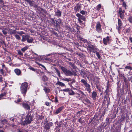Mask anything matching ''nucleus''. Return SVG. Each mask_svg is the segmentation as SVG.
<instances>
[{
	"label": "nucleus",
	"mask_w": 132,
	"mask_h": 132,
	"mask_svg": "<svg viewBox=\"0 0 132 132\" xmlns=\"http://www.w3.org/2000/svg\"><path fill=\"white\" fill-rule=\"evenodd\" d=\"M20 123L22 125L25 126L30 123L33 120V113L31 111L28 112L21 116Z\"/></svg>",
	"instance_id": "nucleus-1"
},
{
	"label": "nucleus",
	"mask_w": 132,
	"mask_h": 132,
	"mask_svg": "<svg viewBox=\"0 0 132 132\" xmlns=\"http://www.w3.org/2000/svg\"><path fill=\"white\" fill-rule=\"evenodd\" d=\"M80 13L82 14L81 15L80 14L77 13L76 14V16L78 18V20L79 23L81 24H82L84 25V23H83L81 20L84 21L86 20V18H85L83 15L86 14L87 13V12L85 11L82 10L80 11Z\"/></svg>",
	"instance_id": "nucleus-2"
},
{
	"label": "nucleus",
	"mask_w": 132,
	"mask_h": 132,
	"mask_svg": "<svg viewBox=\"0 0 132 132\" xmlns=\"http://www.w3.org/2000/svg\"><path fill=\"white\" fill-rule=\"evenodd\" d=\"M28 84L27 82L23 83L20 86V90L21 93L23 95H25L27 92Z\"/></svg>",
	"instance_id": "nucleus-3"
},
{
	"label": "nucleus",
	"mask_w": 132,
	"mask_h": 132,
	"mask_svg": "<svg viewBox=\"0 0 132 132\" xmlns=\"http://www.w3.org/2000/svg\"><path fill=\"white\" fill-rule=\"evenodd\" d=\"M61 69L62 71L66 76H71L74 75L76 73V72L72 70V69L71 70L72 71H71L70 70L67 69L66 68L63 67H61Z\"/></svg>",
	"instance_id": "nucleus-4"
},
{
	"label": "nucleus",
	"mask_w": 132,
	"mask_h": 132,
	"mask_svg": "<svg viewBox=\"0 0 132 132\" xmlns=\"http://www.w3.org/2000/svg\"><path fill=\"white\" fill-rule=\"evenodd\" d=\"M81 82L84 85V87L85 88V89L89 93H91L90 86L87 83V81L84 79H81Z\"/></svg>",
	"instance_id": "nucleus-5"
},
{
	"label": "nucleus",
	"mask_w": 132,
	"mask_h": 132,
	"mask_svg": "<svg viewBox=\"0 0 132 132\" xmlns=\"http://www.w3.org/2000/svg\"><path fill=\"white\" fill-rule=\"evenodd\" d=\"M6 95H7V96H9L10 95V91L9 90L5 91L0 94V100L4 98V97H5Z\"/></svg>",
	"instance_id": "nucleus-6"
},
{
	"label": "nucleus",
	"mask_w": 132,
	"mask_h": 132,
	"mask_svg": "<svg viewBox=\"0 0 132 132\" xmlns=\"http://www.w3.org/2000/svg\"><path fill=\"white\" fill-rule=\"evenodd\" d=\"M96 30L98 33H101L102 31L101 25L99 22H97L96 24Z\"/></svg>",
	"instance_id": "nucleus-7"
},
{
	"label": "nucleus",
	"mask_w": 132,
	"mask_h": 132,
	"mask_svg": "<svg viewBox=\"0 0 132 132\" xmlns=\"http://www.w3.org/2000/svg\"><path fill=\"white\" fill-rule=\"evenodd\" d=\"M119 13L120 17L121 19H123L124 16L125 10H122L121 8H119Z\"/></svg>",
	"instance_id": "nucleus-8"
},
{
	"label": "nucleus",
	"mask_w": 132,
	"mask_h": 132,
	"mask_svg": "<svg viewBox=\"0 0 132 132\" xmlns=\"http://www.w3.org/2000/svg\"><path fill=\"white\" fill-rule=\"evenodd\" d=\"M87 48L88 51L91 52H93L96 49V48L94 45H91L89 46V47H87Z\"/></svg>",
	"instance_id": "nucleus-9"
},
{
	"label": "nucleus",
	"mask_w": 132,
	"mask_h": 132,
	"mask_svg": "<svg viewBox=\"0 0 132 132\" xmlns=\"http://www.w3.org/2000/svg\"><path fill=\"white\" fill-rule=\"evenodd\" d=\"M53 123L52 122H50L46 123L44 126V128L46 130H48L50 129V127L53 125Z\"/></svg>",
	"instance_id": "nucleus-10"
},
{
	"label": "nucleus",
	"mask_w": 132,
	"mask_h": 132,
	"mask_svg": "<svg viewBox=\"0 0 132 132\" xmlns=\"http://www.w3.org/2000/svg\"><path fill=\"white\" fill-rule=\"evenodd\" d=\"M103 43L105 45H107L108 42L110 41V37L107 36L106 38H104L103 39Z\"/></svg>",
	"instance_id": "nucleus-11"
},
{
	"label": "nucleus",
	"mask_w": 132,
	"mask_h": 132,
	"mask_svg": "<svg viewBox=\"0 0 132 132\" xmlns=\"http://www.w3.org/2000/svg\"><path fill=\"white\" fill-rule=\"evenodd\" d=\"M64 108V107L63 106H61L55 112V114H57L59 113Z\"/></svg>",
	"instance_id": "nucleus-12"
},
{
	"label": "nucleus",
	"mask_w": 132,
	"mask_h": 132,
	"mask_svg": "<svg viewBox=\"0 0 132 132\" xmlns=\"http://www.w3.org/2000/svg\"><path fill=\"white\" fill-rule=\"evenodd\" d=\"M22 105L23 108L26 110L30 109V106L27 103L23 102L22 103Z\"/></svg>",
	"instance_id": "nucleus-13"
},
{
	"label": "nucleus",
	"mask_w": 132,
	"mask_h": 132,
	"mask_svg": "<svg viewBox=\"0 0 132 132\" xmlns=\"http://www.w3.org/2000/svg\"><path fill=\"white\" fill-rule=\"evenodd\" d=\"M29 35H22V38L21 41L23 42H24L27 40Z\"/></svg>",
	"instance_id": "nucleus-14"
},
{
	"label": "nucleus",
	"mask_w": 132,
	"mask_h": 132,
	"mask_svg": "<svg viewBox=\"0 0 132 132\" xmlns=\"http://www.w3.org/2000/svg\"><path fill=\"white\" fill-rule=\"evenodd\" d=\"M81 7L80 5H77L74 8V10L76 12H79L81 10Z\"/></svg>",
	"instance_id": "nucleus-15"
},
{
	"label": "nucleus",
	"mask_w": 132,
	"mask_h": 132,
	"mask_svg": "<svg viewBox=\"0 0 132 132\" xmlns=\"http://www.w3.org/2000/svg\"><path fill=\"white\" fill-rule=\"evenodd\" d=\"M56 21V27H58L59 26V24L61 25L63 24V22L61 21L60 19H59L57 20Z\"/></svg>",
	"instance_id": "nucleus-16"
},
{
	"label": "nucleus",
	"mask_w": 132,
	"mask_h": 132,
	"mask_svg": "<svg viewBox=\"0 0 132 132\" xmlns=\"http://www.w3.org/2000/svg\"><path fill=\"white\" fill-rule=\"evenodd\" d=\"M55 14L57 17L61 16V12L59 10L57 9V11L55 12Z\"/></svg>",
	"instance_id": "nucleus-17"
},
{
	"label": "nucleus",
	"mask_w": 132,
	"mask_h": 132,
	"mask_svg": "<svg viewBox=\"0 0 132 132\" xmlns=\"http://www.w3.org/2000/svg\"><path fill=\"white\" fill-rule=\"evenodd\" d=\"M118 30L121 29V27L122 23H121V22L120 20L119 19H118Z\"/></svg>",
	"instance_id": "nucleus-18"
},
{
	"label": "nucleus",
	"mask_w": 132,
	"mask_h": 132,
	"mask_svg": "<svg viewBox=\"0 0 132 132\" xmlns=\"http://www.w3.org/2000/svg\"><path fill=\"white\" fill-rule=\"evenodd\" d=\"M15 73L18 76L20 75L21 73V71L19 69H15L14 70Z\"/></svg>",
	"instance_id": "nucleus-19"
},
{
	"label": "nucleus",
	"mask_w": 132,
	"mask_h": 132,
	"mask_svg": "<svg viewBox=\"0 0 132 132\" xmlns=\"http://www.w3.org/2000/svg\"><path fill=\"white\" fill-rule=\"evenodd\" d=\"M56 85H58L61 87H64L65 86V85L63 83L60 81H58L56 84Z\"/></svg>",
	"instance_id": "nucleus-20"
},
{
	"label": "nucleus",
	"mask_w": 132,
	"mask_h": 132,
	"mask_svg": "<svg viewBox=\"0 0 132 132\" xmlns=\"http://www.w3.org/2000/svg\"><path fill=\"white\" fill-rule=\"evenodd\" d=\"M97 96L96 93L94 91H93L92 92V97L94 100H95L96 97Z\"/></svg>",
	"instance_id": "nucleus-21"
},
{
	"label": "nucleus",
	"mask_w": 132,
	"mask_h": 132,
	"mask_svg": "<svg viewBox=\"0 0 132 132\" xmlns=\"http://www.w3.org/2000/svg\"><path fill=\"white\" fill-rule=\"evenodd\" d=\"M54 69L55 70V72L57 74L58 76L59 77H61L60 74L59 70L56 68H54Z\"/></svg>",
	"instance_id": "nucleus-22"
},
{
	"label": "nucleus",
	"mask_w": 132,
	"mask_h": 132,
	"mask_svg": "<svg viewBox=\"0 0 132 132\" xmlns=\"http://www.w3.org/2000/svg\"><path fill=\"white\" fill-rule=\"evenodd\" d=\"M33 40L32 38L30 37L29 36L27 40V42L28 43H31Z\"/></svg>",
	"instance_id": "nucleus-23"
},
{
	"label": "nucleus",
	"mask_w": 132,
	"mask_h": 132,
	"mask_svg": "<svg viewBox=\"0 0 132 132\" xmlns=\"http://www.w3.org/2000/svg\"><path fill=\"white\" fill-rule=\"evenodd\" d=\"M10 34L11 35L13 34L17 33V32L15 30L11 29L10 30Z\"/></svg>",
	"instance_id": "nucleus-24"
},
{
	"label": "nucleus",
	"mask_w": 132,
	"mask_h": 132,
	"mask_svg": "<svg viewBox=\"0 0 132 132\" xmlns=\"http://www.w3.org/2000/svg\"><path fill=\"white\" fill-rule=\"evenodd\" d=\"M27 2L30 6H33L34 4V2L31 0H26V1Z\"/></svg>",
	"instance_id": "nucleus-25"
},
{
	"label": "nucleus",
	"mask_w": 132,
	"mask_h": 132,
	"mask_svg": "<svg viewBox=\"0 0 132 132\" xmlns=\"http://www.w3.org/2000/svg\"><path fill=\"white\" fill-rule=\"evenodd\" d=\"M28 48V47L27 46H26L25 47L22 48L21 49V51L23 52H24L26 50H27Z\"/></svg>",
	"instance_id": "nucleus-26"
},
{
	"label": "nucleus",
	"mask_w": 132,
	"mask_h": 132,
	"mask_svg": "<svg viewBox=\"0 0 132 132\" xmlns=\"http://www.w3.org/2000/svg\"><path fill=\"white\" fill-rule=\"evenodd\" d=\"M63 80L67 82H69V81H71V78H63L62 79Z\"/></svg>",
	"instance_id": "nucleus-27"
},
{
	"label": "nucleus",
	"mask_w": 132,
	"mask_h": 132,
	"mask_svg": "<svg viewBox=\"0 0 132 132\" xmlns=\"http://www.w3.org/2000/svg\"><path fill=\"white\" fill-rule=\"evenodd\" d=\"M42 79L43 81H46L48 80V78L45 76H44L42 77Z\"/></svg>",
	"instance_id": "nucleus-28"
},
{
	"label": "nucleus",
	"mask_w": 132,
	"mask_h": 132,
	"mask_svg": "<svg viewBox=\"0 0 132 132\" xmlns=\"http://www.w3.org/2000/svg\"><path fill=\"white\" fill-rule=\"evenodd\" d=\"M35 71L37 73L39 74L40 75V74H43L44 73L43 72L41 71L40 70H39L36 69Z\"/></svg>",
	"instance_id": "nucleus-29"
},
{
	"label": "nucleus",
	"mask_w": 132,
	"mask_h": 132,
	"mask_svg": "<svg viewBox=\"0 0 132 132\" xmlns=\"http://www.w3.org/2000/svg\"><path fill=\"white\" fill-rule=\"evenodd\" d=\"M51 20L52 24H53L54 26L56 27V22H55L54 19L53 18H51Z\"/></svg>",
	"instance_id": "nucleus-30"
},
{
	"label": "nucleus",
	"mask_w": 132,
	"mask_h": 132,
	"mask_svg": "<svg viewBox=\"0 0 132 132\" xmlns=\"http://www.w3.org/2000/svg\"><path fill=\"white\" fill-rule=\"evenodd\" d=\"M35 62L37 64H38V65H39V66H41L42 67H43L44 69V70H46V68H45V67L42 64H41L37 62V61H35Z\"/></svg>",
	"instance_id": "nucleus-31"
},
{
	"label": "nucleus",
	"mask_w": 132,
	"mask_h": 132,
	"mask_svg": "<svg viewBox=\"0 0 132 132\" xmlns=\"http://www.w3.org/2000/svg\"><path fill=\"white\" fill-rule=\"evenodd\" d=\"M16 39L18 40H19L21 39V38L20 36L18 35L15 34L14 35Z\"/></svg>",
	"instance_id": "nucleus-32"
},
{
	"label": "nucleus",
	"mask_w": 132,
	"mask_h": 132,
	"mask_svg": "<svg viewBox=\"0 0 132 132\" xmlns=\"http://www.w3.org/2000/svg\"><path fill=\"white\" fill-rule=\"evenodd\" d=\"M44 90L46 93H49L50 91V89L48 88H47L45 87L44 88Z\"/></svg>",
	"instance_id": "nucleus-33"
},
{
	"label": "nucleus",
	"mask_w": 132,
	"mask_h": 132,
	"mask_svg": "<svg viewBox=\"0 0 132 132\" xmlns=\"http://www.w3.org/2000/svg\"><path fill=\"white\" fill-rule=\"evenodd\" d=\"M101 7V5L100 4H98L96 7V10L97 11H99Z\"/></svg>",
	"instance_id": "nucleus-34"
},
{
	"label": "nucleus",
	"mask_w": 132,
	"mask_h": 132,
	"mask_svg": "<svg viewBox=\"0 0 132 132\" xmlns=\"http://www.w3.org/2000/svg\"><path fill=\"white\" fill-rule=\"evenodd\" d=\"M21 98L17 99L15 101V102L16 103H19L21 102Z\"/></svg>",
	"instance_id": "nucleus-35"
},
{
	"label": "nucleus",
	"mask_w": 132,
	"mask_h": 132,
	"mask_svg": "<svg viewBox=\"0 0 132 132\" xmlns=\"http://www.w3.org/2000/svg\"><path fill=\"white\" fill-rule=\"evenodd\" d=\"M95 52L96 54V56H97L98 58L99 59H100L101 57V56L99 54V53L98 52H97L96 51H95V52H94V53Z\"/></svg>",
	"instance_id": "nucleus-36"
},
{
	"label": "nucleus",
	"mask_w": 132,
	"mask_h": 132,
	"mask_svg": "<svg viewBox=\"0 0 132 132\" xmlns=\"http://www.w3.org/2000/svg\"><path fill=\"white\" fill-rule=\"evenodd\" d=\"M62 91L65 92H69L70 89L69 88H67L61 90Z\"/></svg>",
	"instance_id": "nucleus-37"
},
{
	"label": "nucleus",
	"mask_w": 132,
	"mask_h": 132,
	"mask_svg": "<svg viewBox=\"0 0 132 132\" xmlns=\"http://www.w3.org/2000/svg\"><path fill=\"white\" fill-rule=\"evenodd\" d=\"M106 90L105 91V92L106 93V94H107L108 92H109V87L108 86H106Z\"/></svg>",
	"instance_id": "nucleus-38"
},
{
	"label": "nucleus",
	"mask_w": 132,
	"mask_h": 132,
	"mask_svg": "<svg viewBox=\"0 0 132 132\" xmlns=\"http://www.w3.org/2000/svg\"><path fill=\"white\" fill-rule=\"evenodd\" d=\"M69 94L70 95H74L75 94V93L72 90L71 92H69Z\"/></svg>",
	"instance_id": "nucleus-39"
},
{
	"label": "nucleus",
	"mask_w": 132,
	"mask_h": 132,
	"mask_svg": "<svg viewBox=\"0 0 132 132\" xmlns=\"http://www.w3.org/2000/svg\"><path fill=\"white\" fill-rule=\"evenodd\" d=\"M18 53L19 55H23V53L21 52V51L20 50H18Z\"/></svg>",
	"instance_id": "nucleus-40"
},
{
	"label": "nucleus",
	"mask_w": 132,
	"mask_h": 132,
	"mask_svg": "<svg viewBox=\"0 0 132 132\" xmlns=\"http://www.w3.org/2000/svg\"><path fill=\"white\" fill-rule=\"evenodd\" d=\"M29 69L31 70L32 71H35L36 69H35L34 68L32 67L29 68Z\"/></svg>",
	"instance_id": "nucleus-41"
},
{
	"label": "nucleus",
	"mask_w": 132,
	"mask_h": 132,
	"mask_svg": "<svg viewBox=\"0 0 132 132\" xmlns=\"http://www.w3.org/2000/svg\"><path fill=\"white\" fill-rule=\"evenodd\" d=\"M7 59L8 60L7 62H10L11 60V57L9 56L7 57Z\"/></svg>",
	"instance_id": "nucleus-42"
},
{
	"label": "nucleus",
	"mask_w": 132,
	"mask_h": 132,
	"mask_svg": "<svg viewBox=\"0 0 132 132\" xmlns=\"http://www.w3.org/2000/svg\"><path fill=\"white\" fill-rule=\"evenodd\" d=\"M17 33L18 34H19L20 35H21L22 34H24V33L23 31H21L20 32L19 31H17Z\"/></svg>",
	"instance_id": "nucleus-43"
},
{
	"label": "nucleus",
	"mask_w": 132,
	"mask_h": 132,
	"mask_svg": "<svg viewBox=\"0 0 132 132\" xmlns=\"http://www.w3.org/2000/svg\"><path fill=\"white\" fill-rule=\"evenodd\" d=\"M45 60L46 61H52V59L50 58H48L46 57L45 59Z\"/></svg>",
	"instance_id": "nucleus-44"
},
{
	"label": "nucleus",
	"mask_w": 132,
	"mask_h": 132,
	"mask_svg": "<svg viewBox=\"0 0 132 132\" xmlns=\"http://www.w3.org/2000/svg\"><path fill=\"white\" fill-rule=\"evenodd\" d=\"M122 6H123L124 7H125L126 9V4L125 2H123L122 4Z\"/></svg>",
	"instance_id": "nucleus-45"
},
{
	"label": "nucleus",
	"mask_w": 132,
	"mask_h": 132,
	"mask_svg": "<svg viewBox=\"0 0 132 132\" xmlns=\"http://www.w3.org/2000/svg\"><path fill=\"white\" fill-rule=\"evenodd\" d=\"M86 43H87V47H89V46H90V45H91V42H88L87 41V42H86Z\"/></svg>",
	"instance_id": "nucleus-46"
},
{
	"label": "nucleus",
	"mask_w": 132,
	"mask_h": 132,
	"mask_svg": "<svg viewBox=\"0 0 132 132\" xmlns=\"http://www.w3.org/2000/svg\"><path fill=\"white\" fill-rule=\"evenodd\" d=\"M129 21L131 23H132V18L131 16H130L128 19Z\"/></svg>",
	"instance_id": "nucleus-47"
},
{
	"label": "nucleus",
	"mask_w": 132,
	"mask_h": 132,
	"mask_svg": "<svg viewBox=\"0 0 132 132\" xmlns=\"http://www.w3.org/2000/svg\"><path fill=\"white\" fill-rule=\"evenodd\" d=\"M78 121L81 124H82L83 122V121L82 120V119H81V118H79V119Z\"/></svg>",
	"instance_id": "nucleus-48"
},
{
	"label": "nucleus",
	"mask_w": 132,
	"mask_h": 132,
	"mask_svg": "<svg viewBox=\"0 0 132 132\" xmlns=\"http://www.w3.org/2000/svg\"><path fill=\"white\" fill-rule=\"evenodd\" d=\"M71 63L70 64L71 65V66H72V68L74 69H75L76 68V67L73 64V63Z\"/></svg>",
	"instance_id": "nucleus-49"
},
{
	"label": "nucleus",
	"mask_w": 132,
	"mask_h": 132,
	"mask_svg": "<svg viewBox=\"0 0 132 132\" xmlns=\"http://www.w3.org/2000/svg\"><path fill=\"white\" fill-rule=\"evenodd\" d=\"M55 102L56 103L58 102L59 101H58V100L57 98V97H55Z\"/></svg>",
	"instance_id": "nucleus-50"
},
{
	"label": "nucleus",
	"mask_w": 132,
	"mask_h": 132,
	"mask_svg": "<svg viewBox=\"0 0 132 132\" xmlns=\"http://www.w3.org/2000/svg\"><path fill=\"white\" fill-rule=\"evenodd\" d=\"M125 68L126 69H131L132 68L131 67H130L129 66H126L125 67Z\"/></svg>",
	"instance_id": "nucleus-51"
},
{
	"label": "nucleus",
	"mask_w": 132,
	"mask_h": 132,
	"mask_svg": "<svg viewBox=\"0 0 132 132\" xmlns=\"http://www.w3.org/2000/svg\"><path fill=\"white\" fill-rule=\"evenodd\" d=\"M38 10L40 11H42L43 10V9L42 7H38Z\"/></svg>",
	"instance_id": "nucleus-52"
},
{
	"label": "nucleus",
	"mask_w": 132,
	"mask_h": 132,
	"mask_svg": "<svg viewBox=\"0 0 132 132\" xmlns=\"http://www.w3.org/2000/svg\"><path fill=\"white\" fill-rule=\"evenodd\" d=\"M67 28L70 31H73V29H72L71 28H70L69 27H67Z\"/></svg>",
	"instance_id": "nucleus-53"
},
{
	"label": "nucleus",
	"mask_w": 132,
	"mask_h": 132,
	"mask_svg": "<svg viewBox=\"0 0 132 132\" xmlns=\"http://www.w3.org/2000/svg\"><path fill=\"white\" fill-rule=\"evenodd\" d=\"M45 103L46 105L47 106H49L50 105V104L47 102H46Z\"/></svg>",
	"instance_id": "nucleus-54"
},
{
	"label": "nucleus",
	"mask_w": 132,
	"mask_h": 132,
	"mask_svg": "<svg viewBox=\"0 0 132 132\" xmlns=\"http://www.w3.org/2000/svg\"><path fill=\"white\" fill-rule=\"evenodd\" d=\"M3 33L5 35H6L7 34V32L4 30H3L2 31Z\"/></svg>",
	"instance_id": "nucleus-55"
},
{
	"label": "nucleus",
	"mask_w": 132,
	"mask_h": 132,
	"mask_svg": "<svg viewBox=\"0 0 132 132\" xmlns=\"http://www.w3.org/2000/svg\"><path fill=\"white\" fill-rule=\"evenodd\" d=\"M30 58L32 59H34L35 60H36L38 59V57H30Z\"/></svg>",
	"instance_id": "nucleus-56"
},
{
	"label": "nucleus",
	"mask_w": 132,
	"mask_h": 132,
	"mask_svg": "<svg viewBox=\"0 0 132 132\" xmlns=\"http://www.w3.org/2000/svg\"><path fill=\"white\" fill-rule=\"evenodd\" d=\"M42 11L44 13H45V14H47V11L46 10H45L43 9V10Z\"/></svg>",
	"instance_id": "nucleus-57"
},
{
	"label": "nucleus",
	"mask_w": 132,
	"mask_h": 132,
	"mask_svg": "<svg viewBox=\"0 0 132 132\" xmlns=\"http://www.w3.org/2000/svg\"><path fill=\"white\" fill-rule=\"evenodd\" d=\"M84 43H85L87 42V40L86 39H83L82 40Z\"/></svg>",
	"instance_id": "nucleus-58"
},
{
	"label": "nucleus",
	"mask_w": 132,
	"mask_h": 132,
	"mask_svg": "<svg viewBox=\"0 0 132 132\" xmlns=\"http://www.w3.org/2000/svg\"><path fill=\"white\" fill-rule=\"evenodd\" d=\"M0 71L1 73L2 74H3L4 73L3 70L2 69H1L0 70Z\"/></svg>",
	"instance_id": "nucleus-59"
},
{
	"label": "nucleus",
	"mask_w": 132,
	"mask_h": 132,
	"mask_svg": "<svg viewBox=\"0 0 132 132\" xmlns=\"http://www.w3.org/2000/svg\"><path fill=\"white\" fill-rule=\"evenodd\" d=\"M85 101L87 103H89V102H90V101L88 99L86 100Z\"/></svg>",
	"instance_id": "nucleus-60"
},
{
	"label": "nucleus",
	"mask_w": 132,
	"mask_h": 132,
	"mask_svg": "<svg viewBox=\"0 0 132 132\" xmlns=\"http://www.w3.org/2000/svg\"><path fill=\"white\" fill-rule=\"evenodd\" d=\"M2 81H3L2 78V77H0V82H2Z\"/></svg>",
	"instance_id": "nucleus-61"
},
{
	"label": "nucleus",
	"mask_w": 132,
	"mask_h": 132,
	"mask_svg": "<svg viewBox=\"0 0 132 132\" xmlns=\"http://www.w3.org/2000/svg\"><path fill=\"white\" fill-rule=\"evenodd\" d=\"M129 38L131 42L132 43V38L130 37Z\"/></svg>",
	"instance_id": "nucleus-62"
},
{
	"label": "nucleus",
	"mask_w": 132,
	"mask_h": 132,
	"mask_svg": "<svg viewBox=\"0 0 132 132\" xmlns=\"http://www.w3.org/2000/svg\"><path fill=\"white\" fill-rule=\"evenodd\" d=\"M4 121L5 122H7V120L6 119H4V120H3V121Z\"/></svg>",
	"instance_id": "nucleus-63"
},
{
	"label": "nucleus",
	"mask_w": 132,
	"mask_h": 132,
	"mask_svg": "<svg viewBox=\"0 0 132 132\" xmlns=\"http://www.w3.org/2000/svg\"><path fill=\"white\" fill-rule=\"evenodd\" d=\"M0 132H4V131L3 130H0Z\"/></svg>",
	"instance_id": "nucleus-64"
}]
</instances>
